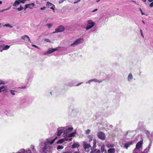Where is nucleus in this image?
Listing matches in <instances>:
<instances>
[{
    "mask_svg": "<svg viewBox=\"0 0 153 153\" xmlns=\"http://www.w3.org/2000/svg\"><path fill=\"white\" fill-rule=\"evenodd\" d=\"M63 131L62 130L60 129L57 132V136H60L63 133Z\"/></svg>",
    "mask_w": 153,
    "mask_h": 153,
    "instance_id": "obj_18",
    "label": "nucleus"
},
{
    "mask_svg": "<svg viewBox=\"0 0 153 153\" xmlns=\"http://www.w3.org/2000/svg\"><path fill=\"white\" fill-rule=\"evenodd\" d=\"M45 8H46V7H41L40 9L41 10H44L45 9Z\"/></svg>",
    "mask_w": 153,
    "mask_h": 153,
    "instance_id": "obj_42",
    "label": "nucleus"
},
{
    "mask_svg": "<svg viewBox=\"0 0 153 153\" xmlns=\"http://www.w3.org/2000/svg\"><path fill=\"white\" fill-rule=\"evenodd\" d=\"M28 5H32L33 7L35 6V4L34 3H32L31 4H26L25 5V8H24V10H26V9L27 8H29L31 9L32 8L30 7H28Z\"/></svg>",
    "mask_w": 153,
    "mask_h": 153,
    "instance_id": "obj_8",
    "label": "nucleus"
},
{
    "mask_svg": "<svg viewBox=\"0 0 153 153\" xmlns=\"http://www.w3.org/2000/svg\"><path fill=\"white\" fill-rule=\"evenodd\" d=\"M149 147L146 148L143 151V153H147L149 151Z\"/></svg>",
    "mask_w": 153,
    "mask_h": 153,
    "instance_id": "obj_22",
    "label": "nucleus"
},
{
    "mask_svg": "<svg viewBox=\"0 0 153 153\" xmlns=\"http://www.w3.org/2000/svg\"><path fill=\"white\" fill-rule=\"evenodd\" d=\"M10 8V7L9 8L6 9H4V10H1L0 11L2 12H3L4 10H9V9Z\"/></svg>",
    "mask_w": 153,
    "mask_h": 153,
    "instance_id": "obj_37",
    "label": "nucleus"
},
{
    "mask_svg": "<svg viewBox=\"0 0 153 153\" xmlns=\"http://www.w3.org/2000/svg\"><path fill=\"white\" fill-rule=\"evenodd\" d=\"M142 22H143V23L144 24H145V22H144L143 20L142 21Z\"/></svg>",
    "mask_w": 153,
    "mask_h": 153,
    "instance_id": "obj_50",
    "label": "nucleus"
},
{
    "mask_svg": "<svg viewBox=\"0 0 153 153\" xmlns=\"http://www.w3.org/2000/svg\"><path fill=\"white\" fill-rule=\"evenodd\" d=\"M133 78V76L131 73H130L128 76V81H130Z\"/></svg>",
    "mask_w": 153,
    "mask_h": 153,
    "instance_id": "obj_19",
    "label": "nucleus"
},
{
    "mask_svg": "<svg viewBox=\"0 0 153 153\" xmlns=\"http://www.w3.org/2000/svg\"><path fill=\"white\" fill-rule=\"evenodd\" d=\"M88 24L86 27V30H88L94 25V23L91 20H89L88 21Z\"/></svg>",
    "mask_w": 153,
    "mask_h": 153,
    "instance_id": "obj_3",
    "label": "nucleus"
},
{
    "mask_svg": "<svg viewBox=\"0 0 153 153\" xmlns=\"http://www.w3.org/2000/svg\"><path fill=\"white\" fill-rule=\"evenodd\" d=\"M20 3L19 0H16L15 1L13 4V6L15 7H16Z\"/></svg>",
    "mask_w": 153,
    "mask_h": 153,
    "instance_id": "obj_12",
    "label": "nucleus"
},
{
    "mask_svg": "<svg viewBox=\"0 0 153 153\" xmlns=\"http://www.w3.org/2000/svg\"><path fill=\"white\" fill-rule=\"evenodd\" d=\"M97 136L99 139L102 140H104L105 139V134L102 131H100L98 133Z\"/></svg>",
    "mask_w": 153,
    "mask_h": 153,
    "instance_id": "obj_4",
    "label": "nucleus"
},
{
    "mask_svg": "<svg viewBox=\"0 0 153 153\" xmlns=\"http://www.w3.org/2000/svg\"><path fill=\"white\" fill-rule=\"evenodd\" d=\"M136 150H135V149H134V151H133V153H140V152H136Z\"/></svg>",
    "mask_w": 153,
    "mask_h": 153,
    "instance_id": "obj_43",
    "label": "nucleus"
},
{
    "mask_svg": "<svg viewBox=\"0 0 153 153\" xmlns=\"http://www.w3.org/2000/svg\"><path fill=\"white\" fill-rule=\"evenodd\" d=\"M1 92V90H0V92Z\"/></svg>",
    "mask_w": 153,
    "mask_h": 153,
    "instance_id": "obj_59",
    "label": "nucleus"
},
{
    "mask_svg": "<svg viewBox=\"0 0 153 153\" xmlns=\"http://www.w3.org/2000/svg\"><path fill=\"white\" fill-rule=\"evenodd\" d=\"M57 138V137H56L54 139H53L52 140L51 142H50V143L51 144H53V143H54V142L56 140Z\"/></svg>",
    "mask_w": 153,
    "mask_h": 153,
    "instance_id": "obj_28",
    "label": "nucleus"
},
{
    "mask_svg": "<svg viewBox=\"0 0 153 153\" xmlns=\"http://www.w3.org/2000/svg\"><path fill=\"white\" fill-rule=\"evenodd\" d=\"M64 0H60L59 1V4H61L63 2Z\"/></svg>",
    "mask_w": 153,
    "mask_h": 153,
    "instance_id": "obj_41",
    "label": "nucleus"
},
{
    "mask_svg": "<svg viewBox=\"0 0 153 153\" xmlns=\"http://www.w3.org/2000/svg\"><path fill=\"white\" fill-rule=\"evenodd\" d=\"M97 9H94L93 11V12H95L96 11H97Z\"/></svg>",
    "mask_w": 153,
    "mask_h": 153,
    "instance_id": "obj_47",
    "label": "nucleus"
},
{
    "mask_svg": "<svg viewBox=\"0 0 153 153\" xmlns=\"http://www.w3.org/2000/svg\"><path fill=\"white\" fill-rule=\"evenodd\" d=\"M1 48H3V49H1V50H0V51L1 52L3 50H6L8 49L10 47V46L7 45H1Z\"/></svg>",
    "mask_w": 153,
    "mask_h": 153,
    "instance_id": "obj_6",
    "label": "nucleus"
},
{
    "mask_svg": "<svg viewBox=\"0 0 153 153\" xmlns=\"http://www.w3.org/2000/svg\"><path fill=\"white\" fill-rule=\"evenodd\" d=\"M65 141H67L68 140V139L67 138H65Z\"/></svg>",
    "mask_w": 153,
    "mask_h": 153,
    "instance_id": "obj_48",
    "label": "nucleus"
},
{
    "mask_svg": "<svg viewBox=\"0 0 153 153\" xmlns=\"http://www.w3.org/2000/svg\"><path fill=\"white\" fill-rule=\"evenodd\" d=\"M65 30V28L62 25H60L58 26L57 28H56L55 30V31L53 32V33H58L62 32Z\"/></svg>",
    "mask_w": 153,
    "mask_h": 153,
    "instance_id": "obj_2",
    "label": "nucleus"
},
{
    "mask_svg": "<svg viewBox=\"0 0 153 153\" xmlns=\"http://www.w3.org/2000/svg\"><path fill=\"white\" fill-rule=\"evenodd\" d=\"M75 134H76V132H73L72 133L69 134L68 135L67 137H74L75 136Z\"/></svg>",
    "mask_w": 153,
    "mask_h": 153,
    "instance_id": "obj_16",
    "label": "nucleus"
},
{
    "mask_svg": "<svg viewBox=\"0 0 153 153\" xmlns=\"http://www.w3.org/2000/svg\"><path fill=\"white\" fill-rule=\"evenodd\" d=\"M99 1H100V0H98L97 1V2H98Z\"/></svg>",
    "mask_w": 153,
    "mask_h": 153,
    "instance_id": "obj_53",
    "label": "nucleus"
},
{
    "mask_svg": "<svg viewBox=\"0 0 153 153\" xmlns=\"http://www.w3.org/2000/svg\"><path fill=\"white\" fill-rule=\"evenodd\" d=\"M132 143L133 142L132 141L128 142L125 144L124 146L127 149L129 146L132 144Z\"/></svg>",
    "mask_w": 153,
    "mask_h": 153,
    "instance_id": "obj_10",
    "label": "nucleus"
},
{
    "mask_svg": "<svg viewBox=\"0 0 153 153\" xmlns=\"http://www.w3.org/2000/svg\"><path fill=\"white\" fill-rule=\"evenodd\" d=\"M2 3V2L1 1H0V4H1Z\"/></svg>",
    "mask_w": 153,
    "mask_h": 153,
    "instance_id": "obj_51",
    "label": "nucleus"
},
{
    "mask_svg": "<svg viewBox=\"0 0 153 153\" xmlns=\"http://www.w3.org/2000/svg\"><path fill=\"white\" fill-rule=\"evenodd\" d=\"M31 5H28V7H31Z\"/></svg>",
    "mask_w": 153,
    "mask_h": 153,
    "instance_id": "obj_56",
    "label": "nucleus"
},
{
    "mask_svg": "<svg viewBox=\"0 0 153 153\" xmlns=\"http://www.w3.org/2000/svg\"><path fill=\"white\" fill-rule=\"evenodd\" d=\"M115 149L114 148H110L108 150V153H114Z\"/></svg>",
    "mask_w": 153,
    "mask_h": 153,
    "instance_id": "obj_14",
    "label": "nucleus"
},
{
    "mask_svg": "<svg viewBox=\"0 0 153 153\" xmlns=\"http://www.w3.org/2000/svg\"><path fill=\"white\" fill-rule=\"evenodd\" d=\"M4 26L6 27H9L11 28H12L13 27V26L10 25L9 24H5Z\"/></svg>",
    "mask_w": 153,
    "mask_h": 153,
    "instance_id": "obj_29",
    "label": "nucleus"
},
{
    "mask_svg": "<svg viewBox=\"0 0 153 153\" xmlns=\"http://www.w3.org/2000/svg\"><path fill=\"white\" fill-rule=\"evenodd\" d=\"M48 147H47L46 145L45 144L44 147L42 149V151L44 153H46V151L48 149Z\"/></svg>",
    "mask_w": 153,
    "mask_h": 153,
    "instance_id": "obj_17",
    "label": "nucleus"
},
{
    "mask_svg": "<svg viewBox=\"0 0 153 153\" xmlns=\"http://www.w3.org/2000/svg\"><path fill=\"white\" fill-rule=\"evenodd\" d=\"M26 38L28 39V41L29 42H31L30 39L29 38V37L28 36L26 35L22 36L21 37V39L22 40H25V38Z\"/></svg>",
    "mask_w": 153,
    "mask_h": 153,
    "instance_id": "obj_11",
    "label": "nucleus"
},
{
    "mask_svg": "<svg viewBox=\"0 0 153 153\" xmlns=\"http://www.w3.org/2000/svg\"><path fill=\"white\" fill-rule=\"evenodd\" d=\"M140 11L141 12V14L142 15H143L144 14V13H143L142 10L140 8Z\"/></svg>",
    "mask_w": 153,
    "mask_h": 153,
    "instance_id": "obj_44",
    "label": "nucleus"
},
{
    "mask_svg": "<svg viewBox=\"0 0 153 153\" xmlns=\"http://www.w3.org/2000/svg\"><path fill=\"white\" fill-rule=\"evenodd\" d=\"M89 81H94L95 82H99V83H100L101 82V81H98L97 79H91Z\"/></svg>",
    "mask_w": 153,
    "mask_h": 153,
    "instance_id": "obj_25",
    "label": "nucleus"
},
{
    "mask_svg": "<svg viewBox=\"0 0 153 153\" xmlns=\"http://www.w3.org/2000/svg\"><path fill=\"white\" fill-rule=\"evenodd\" d=\"M149 6L150 7H153V1L149 5Z\"/></svg>",
    "mask_w": 153,
    "mask_h": 153,
    "instance_id": "obj_40",
    "label": "nucleus"
},
{
    "mask_svg": "<svg viewBox=\"0 0 153 153\" xmlns=\"http://www.w3.org/2000/svg\"><path fill=\"white\" fill-rule=\"evenodd\" d=\"M72 138H71V139H69V140L70 141V140H72Z\"/></svg>",
    "mask_w": 153,
    "mask_h": 153,
    "instance_id": "obj_54",
    "label": "nucleus"
},
{
    "mask_svg": "<svg viewBox=\"0 0 153 153\" xmlns=\"http://www.w3.org/2000/svg\"><path fill=\"white\" fill-rule=\"evenodd\" d=\"M104 153H106V152H105Z\"/></svg>",
    "mask_w": 153,
    "mask_h": 153,
    "instance_id": "obj_60",
    "label": "nucleus"
},
{
    "mask_svg": "<svg viewBox=\"0 0 153 153\" xmlns=\"http://www.w3.org/2000/svg\"><path fill=\"white\" fill-rule=\"evenodd\" d=\"M26 0H19L20 3L24 4Z\"/></svg>",
    "mask_w": 153,
    "mask_h": 153,
    "instance_id": "obj_30",
    "label": "nucleus"
},
{
    "mask_svg": "<svg viewBox=\"0 0 153 153\" xmlns=\"http://www.w3.org/2000/svg\"><path fill=\"white\" fill-rule=\"evenodd\" d=\"M49 28H50L52 25V24H48L46 25Z\"/></svg>",
    "mask_w": 153,
    "mask_h": 153,
    "instance_id": "obj_31",
    "label": "nucleus"
},
{
    "mask_svg": "<svg viewBox=\"0 0 153 153\" xmlns=\"http://www.w3.org/2000/svg\"><path fill=\"white\" fill-rule=\"evenodd\" d=\"M6 87L4 86H2L0 87V90L2 91H3L5 90V88Z\"/></svg>",
    "mask_w": 153,
    "mask_h": 153,
    "instance_id": "obj_23",
    "label": "nucleus"
},
{
    "mask_svg": "<svg viewBox=\"0 0 153 153\" xmlns=\"http://www.w3.org/2000/svg\"><path fill=\"white\" fill-rule=\"evenodd\" d=\"M80 83H78V84H77V86H79V85H80Z\"/></svg>",
    "mask_w": 153,
    "mask_h": 153,
    "instance_id": "obj_52",
    "label": "nucleus"
},
{
    "mask_svg": "<svg viewBox=\"0 0 153 153\" xmlns=\"http://www.w3.org/2000/svg\"><path fill=\"white\" fill-rule=\"evenodd\" d=\"M64 153H71L70 152H64Z\"/></svg>",
    "mask_w": 153,
    "mask_h": 153,
    "instance_id": "obj_49",
    "label": "nucleus"
},
{
    "mask_svg": "<svg viewBox=\"0 0 153 153\" xmlns=\"http://www.w3.org/2000/svg\"><path fill=\"white\" fill-rule=\"evenodd\" d=\"M111 147H113V146H111Z\"/></svg>",
    "mask_w": 153,
    "mask_h": 153,
    "instance_id": "obj_58",
    "label": "nucleus"
},
{
    "mask_svg": "<svg viewBox=\"0 0 153 153\" xmlns=\"http://www.w3.org/2000/svg\"><path fill=\"white\" fill-rule=\"evenodd\" d=\"M14 92L15 91L13 90H11L10 91L12 95H14L15 94Z\"/></svg>",
    "mask_w": 153,
    "mask_h": 153,
    "instance_id": "obj_35",
    "label": "nucleus"
},
{
    "mask_svg": "<svg viewBox=\"0 0 153 153\" xmlns=\"http://www.w3.org/2000/svg\"><path fill=\"white\" fill-rule=\"evenodd\" d=\"M64 147L62 146H58L57 147V150L62 149H63Z\"/></svg>",
    "mask_w": 153,
    "mask_h": 153,
    "instance_id": "obj_26",
    "label": "nucleus"
},
{
    "mask_svg": "<svg viewBox=\"0 0 153 153\" xmlns=\"http://www.w3.org/2000/svg\"><path fill=\"white\" fill-rule=\"evenodd\" d=\"M45 41L47 42H50L51 41L49 39H45Z\"/></svg>",
    "mask_w": 153,
    "mask_h": 153,
    "instance_id": "obj_33",
    "label": "nucleus"
},
{
    "mask_svg": "<svg viewBox=\"0 0 153 153\" xmlns=\"http://www.w3.org/2000/svg\"><path fill=\"white\" fill-rule=\"evenodd\" d=\"M5 84V82L4 81L2 80H0V85H4Z\"/></svg>",
    "mask_w": 153,
    "mask_h": 153,
    "instance_id": "obj_32",
    "label": "nucleus"
},
{
    "mask_svg": "<svg viewBox=\"0 0 153 153\" xmlns=\"http://www.w3.org/2000/svg\"><path fill=\"white\" fill-rule=\"evenodd\" d=\"M90 130L89 129H88L86 131V132H85V133L86 134H88L89 133H90Z\"/></svg>",
    "mask_w": 153,
    "mask_h": 153,
    "instance_id": "obj_34",
    "label": "nucleus"
},
{
    "mask_svg": "<svg viewBox=\"0 0 153 153\" xmlns=\"http://www.w3.org/2000/svg\"><path fill=\"white\" fill-rule=\"evenodd\" d=\"M19 88H21V89H25L26 88V86H22L21 87H19Z\"/></svg>",
    "mask_w": 153,
    "mask_h": 153,
    "instance_id": "obj_38",
    "label": "nucleus"
},
{
    "mask_svg": "<svg viewBox=\"0 0 153 153\" xmlns=\"http://www.w3.org/2000/svg\"><path fill=\"white\" fill-rule=\"evenodd\" d=\"M65 140L64 139H61L59 140L57 143H63V142L65 141Z\"/></svg>",
    "mask_w": 153,
    "mask_h": 153,
    "instance_id": "obj_21",
    "label": "nucleus"
},
{
    "mask_svg": "<svg viewBox=\"0 0 153 153\" xmlns=\"http://www.w3.org/2000/svg\"><path fill=\"white\" fill-rule=\"evenodd\" d=\"M91 147V145L88 144H84L83 147L85 149L87 148H89Z\"/></svg>",
    "mask_w": 153,
    "mask_h": 153,
    "instance_id": "obj_15",
    "label": "nucleus"
},
{
    "mask_svg": "<svg viewBox=\"0 0 153 153\" xmlns=\"http://www.w3.org/2000/svg\"><path fill=\"white\" fill-rule=\"evenodd\" d=\"M140 32L141 34V36L143 37H144V36H143V34L142 30L140 29Z\"/></svg>",
    "mask_w": 153,
    "mask_h": 153,
    "instance_id": "obj_39",
    "label": "nucleus"
},
{
    "mask_svg": "<svg viewBox=\"0 0 153 153\" xmlns=\"http://www.w3.org/2000/svg\"><path fill=\"white\" fill-rule=\"evenodd\" d=\"M133 2H134V3H135V1H134Z\"/></svg>",
    "mask_w": 153,
    "mask_h": 153,
    "instance_id": "obj_57",
    "label": "nucleus"
},
{
    "mask_svg": "<svg viewBox=\"0 0 153 153\" xmlns=\"http://www.w3.org/2000/svg\"><path fill=\"white\" fill-rule=\"evenodd\" d=\"M47 5L48 6H52V7H50V9L53 10H55V5L49 1H47Z\"/></svg>",
    "mask_w": 153,
    "mask_h": 153,
    "instance_id": "obj_7",
    "label": "nucleus"
},
{
    "mask_svg": "<svg viewBox=\"0 0 153 153\" xmlns=\"http://www.w3.org/2000/svg\"><path fill=\"white\" fill-rule=\"evenodd\" d=\"M142 142L141 141H140L138 142L136 144V149H139L141 147L142 144Z\"/></svg>",
    "mask_w": 153,
    "mask_h": 153,
    "instance_id": "obj_9",
    "label": "nucleus"
},
{
    "mask_svg": "<svg viewBox=\"0 0 153 153\" xmlns=\"http://www.w3.org/2000/svg\"><path fill=\"white\" fill-rule=\"evenodd\" d=\"M73 128L72 127H71L68 128L66 129V132L68 133L71 132L73 130Z\"/></svg>",
    "mask_w": 153,
    "mask_h": 153,
    "instance_id": "obj_20",
    "label": "nucleus"
},
{
    "mask_svg": "<svg viewBox=\"0 0 153 153\" xmlns=\"http://www.w3.org/2000/svg\"><path fill=\"white\" fill-rule=\"evenodd\" d=\"M23 8L22 7V6L21 5L20 6V7H19L16 8V9L18 11H20L21 10H23Z\"/></svg>",
    "mask_w": 153,
    "mask_h": 153,
    "instance_id": "obj_27",
    "label": "nucleus"
},
{
    "mask_svg": "<svg viewBox=\"0 0 153 153\" xmlns=\"http://www.w3.org/2000/svg\"><path fill=\"white\" fill-rule=\"evenodd\" d=\"M90 153H100V152L99 150L96 151H91Z\"/></svg>",
    "mask_w": 153,
    "mask_h": 153,
    "instance_id": "obj_24",
    "label": "nucleus"
},
{
    "mask_svg": "<svg viewBox=\"0 0 153 153\" xmlns=\"http://www.w3.org/2000/svg\"><path fill=\"white\" fill-rule=\"evenodd\" d=\"M32 46L33 47H35V48H37V49H39V47L38 46H36V45H32Z\"/></svg>",
    "mask_w": 153,
    "mask_h": 153,
    "instance_id": "obj_36",
    "label": "nucleus"
},
{
    "mask_svg": "<svg viewBox=\"0 0 153 153\" xmlns=\"http://www.w3.org/2000/svg\"><path fill=\"white\" fill-rule=\"evenodd\" d=\"M83 42V38H79L76 40L74 43L71 45V46L74 47L75 45H78L79 44L82 43Z\"/></svg>",
    "mask_w": 153,
    "mask_h": 153,
    "instance_id": "obj_1",
    "label": "nucleus"
},
{
    "mask_svg": "<svg viewBox=\"0 0 153 153\" xmlns=\"http://www.w3.org/2000/svg\"><path fill=\"white\" fill-rule=\"evenodd\" d=\"M50 94H51V95H52V93L51 92H50Z\"/></svg>",
    "mask_w": 153,
    "mask_h": 153,
    "instance_id": "obj_55",
    "label": "nucleus"
},
{
    "mask_svg": "<svg viewBox=\"0 0 153 153\" xmlns=\"http://www.w3.org/2000/svg\"><path fill=\"white\" fill-rule=\"evenodd\" d=\"M148 1L150 2L153 1V0H148Z\"/></svg>",
    "mask_w": 153,
    "mask_h": 153,
    "instance_id": "obj_46",
    "label": "nucleus"
},
{
    "mask_svg": "<svg viewBox=\"0 0 153 153\" xmlns=\"http://www.w3.org/2000/svg\"><path fill=\"white\" fill-rule=\"evenodd\" d=\"M79 146V145L78 143H74L71 146L72 148H77Z\"/></svg>",
    "mask_w": 153,
    "mask_h": 153,
    "instance_id": "obj_13",
    "label": "nucleus"
},
{
    "mask_svg": "<svg viewBox=\"0 0 153 153\" xmlns=\"http://www.w3.org/2000/svg\"><path fill=\"white\" fill-rule=\"evenodd\" d=\"M1 25V24L0 23V25Z\"/></svg>",
    "mask_w": 153,
    "mask_h": 153,
    "instance_id": "obj_61",
    "label": "nucleus"
},
{
    "mask_svg": "<svg viewBox=\"0 0 153 153\" xmlns=\"http://www.w3.org/2000/svg\"><path fill=\"white\" fill-rule=\"evenodd\" d=\"M104 149H102V148H101V151L102 152H104Z\"/></svg>",
    "mask_w": 153,
    "mask_h": 153,
    "instance_id": "obj_45",
    "label": "nucleus"
},
{
    "mask_svg": "<svg viewBox=\"0 0 153 153\" xmlns=\"http://www.w3.org/2000/svg\"><path fill=\"white\" fill-rule=\"evenodd\" d=\"M57 50V48H50L46 52V54H50Z\"/></svg>",
    "mask_w": 153,
    "mask_h": 153,
    "instance_id": "obj_5",
    "label": "nucleus"
}]
</instances>
